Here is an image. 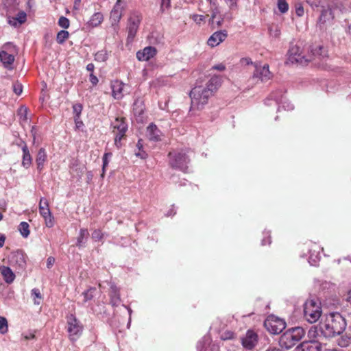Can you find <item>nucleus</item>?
<instances>
[{
  "mask_svg": "<svg viewBox=\"0 0 351 351\" xmlns=\"http://www.w3.org/2000/svg\"><path fill=\"white\" fill-rule=\"evenodd\" d=\"M112 132L115 134L114 144L117 147H119L121 139L125 136V132L128 130V125L125 123L124 118H116L111 124Z\"/></svg>",
  "mask_w": 351,
  "mask_h": 351,
  "instance_id": "nucleus-6",
  "label": "nucleus"
},
{
  "mask_svg": "<svg viewBox=\"0 0 351 351\" xmlns=\"http://www.w3.org/2000/svg\"><path fill=\"white\" fill-rule=\"evenodd\" d=\"M82 108V105L80 104H75L73 106V113L75 114V117L80 118Z\"/></svg>",
  "mask_w": 351,
  "mask_h": 351,
  "instance_id": "nucleus-42",
  "label": "nucleus"
},
{
  "mask_svg": "<svg viewBox=\"0 0 351 351\" xmlns=\"http://www.w3.org/2000/svg\"><path fill=\"white\" fill-rule=\"evenodd\" d=\"M0 60L8 69H12V64L14 61V56L9 54L5 51L0 52Z\"/></svg>",
  "mask_w": 351,
  "mask_h": 351,
  "instance_id": "nucleus-21",
  "label": "nucleus"
},
{
  "mask_svg": "<svg viewBox=\"0 0 351 351\" xmlns=\"http://www.w3.org/2000/svg\"><path fill=\"white\" fill-rule=\"evenodd\" d=\"M269 32H270V34L274 37L279 36V35L280 34V32L277 27H276L274 29H273V27H270Z\"/></svg>",
  "mask_w": 351,
  "mask_h": 351,
  "instance_id": "nucleus-48",
  "label": "nucleus"
},
{
  "mask_svg": "<svg viewBox=\"0 0 351 351\" xmlns=\"http://www.w3.org/2000/svg\"><path fill=\"white\" fill-rule=\"evenodd\" d=\"M109 295L110 298V303L112 306H118L120 304L121 298L119 290L114 284L110 285Z\"/></svg>",
  "mask_w": 351,
  "mask_h": 351,
  "instance_id": "nucleus-20",
  "label": "nucleus"
},
{
  "mask_svg": "<svg viewBox=\"0 0 351 351\" xmlns=\"http://www.w3.org/2000/svg\"><path fill=\"white\" fill-rule=\"evenodd\" d=\"M108 59V53L105 50H101L95 54V60L97 62H105Z\"/></svg>",
  "mask_w": 351,
  "mask_h": 351,
  "instance_id": "nucleus-34",
  "label": "nucleus"
},
{
  "mask_svg": "<svg viewBox=\"0 0 351 351\" xmlns=\"http://www.w3.org/2000/svg\"><path fill=\"white\" fill-rule=\"evenodd\" d=\"M112 95L115 99H121L124 95L128 93V86L119 80L111 82Z\"/></svg>",
  "mask_w": 351,
  "mask_h": 351,
  "instance_id": "nucleus-13",
  "label": "nucleus"
},
{
  "mask_svg": "<svg viewBox=\"0 0 351 351\" xmlns=\"http://www.w3.org/2000/svg\"><path fill=\"white\" fill-rule=\"evenodd\" d=\"M89 80L93 86L97 85L99 82L98 78L93 73L90 74Z\"/></svg>",
  "mask_w": 351,
  "mask_h": 351,
  "instance_id": "nucleus-50",
  "label": "nucleus"
},
{
  "mask_svg": "<svg viewBox=\"0 0 351 351\" xmlns=\"http://www.w3.org/2000/svg\"><path fill=\"white\" fill-rule=\"evenodd\" d=\"M95 292L96 288L95 287H90L88 290L84 291L82 293V295L84 297L83 302H86L92 300L95 296Z\"/></svg>",
  "mask_w": 351,
  "mask_h": 351,
  "instance_id": "nucleus-29",
  "label": "nucleus"
},
{
  "mask_svg": "<svg viewBox=\"0 0 351 351\" xmlns=\"http://www.w3.org/2000/svg\"><path fill=\"white\" fill-rule=\"evenodd\" d=\"M240 63L241 65H254L255 64H254L252 61V60L250 58H243L241 59L240 60Z\"/></svg>",
  "mask_w": 351,
  "mask_h": 351,
  "instance_id": "nucleus-46",
  "label": "nucleus"
},
{
  "mask_svg": "<svg viewBox=\"0 0 351 351\" xmlns=\"http://www.w3.org/2000/svg\"><path fill=\"white\" fill-rule=\"evenodd\" d=\"M80 4H81V2H77L75 1H74L73 8L75 10H79L80 7Z\"/></svg>",
  "mask_w": 351,
  "mask_h": 351,
  "instance_id": "nucleus-61",
  "label": "nucleus"
},
{
  "mask_svg": "<svg viewBox=\"0 0 351 351\" xmlns=\"http://www.w3.org/2000/svg\"><path fill=\"white\" fill-rule=\"evenodd\" d=\"M169 156V163L173 168L179 169L182 171H186L189 159L185 154L170 152Z\"/></svg>",
  "mask_w": 351,
  "mask_h": 351,
  "instance_id": "nucleus-9",
  "label": "nucleus"
},
{
  "mask_svg": "<svg viewBox=\"0 0 351 351\" xmlns=\"http://www.w3.org/2000/svg\"><path fill=\"white\" fill-rule=\"evenodd\" d=\"M171 6V0H161L160 3V10L162 12L165 11Z\"/></svg>",
  "mask_w": 351,
  "mask_h": 351,
  "instance_id": "nucleus-45",
  "label": "nucleus"
},
{
  "mask_svg": "<svg viewBox=\"0 0 351 351\" xmlns=\"http://www.w3.org/2000/svg\"><path fill=\"white\" fill-rule=\"evenodd\" d=\"M215 17H216V14H215V13H213L211 16V22L213 24H214L215 23ZM221 21H222V20L216 21V23H217V26L221 25Z\"/></svg>",
  "mask_w": 351,
  "mask_h": 351,
  "instance_id": "nucleus-55",
  "label": "nucleus"
},
{
  "mask_svg": "<svg viewBox=\"0 0 351 351\" xmlns=\"http://www.w3.org/2000/svg\"><path fill=\"white\" fill-rule=\"evenodd\" d=\"M204 19V16L202 15L195 14L193 16V19L197 23H199Z\"/></svg>",
  "mask_w": 351,
  "mask_h": 351,
  "instance_id": "nucleus-51",
  "label": "nucleus"
},
{
  "mask_svg": "<svg viewBox=\"0 0 351 351\" xmlns=\"http://www.w3.org/2000/svg\"><path fill=\"white\" fill-rule=\"evenodd\" d=\"M42 201L43 199H40V204H39V210L40 213L42 216H44V207L42 206Z\"/></svg>",
  "mask_w": 351,
  "mask_h": 351,
  "instance_id": "nucleus-59",
  "label": "nucleus"
},
{
  "mask_svg": "<svg viewBox=\"0 0 351 351\" xmlns=\"http://www.w3.org/2000/svg\"><path fill=\"white\" fill-rule=\"evenodd\" d=\"M351 343V337L343 335L338 339V345L341 347H347Z\"/></svg>",
  "mask_w": 351,
  "mask_h": 351,
  "instance_id": "nucleus-35",
  "label": "nucleus"
},
{
  "mask_svg": "<svg viewBox=\"0 0 351 351\" xmlns=\"http://www.w3.org/2000/svg\"><path fill=\"white\" fill-rule=\"evenodd\" d=\"M83 326L73 315L67 317V332L71 341H76L82 335Z\"/></svg>",
  "mask_w": 351,
  "mask_h": 351,
  "instance_id": "nucleus-5",
  "label": "nucleus"
},
{
  "mask_svg": "<svg viewBox=\"0 0 351 351\" xmlns=\"http://www.w3.org/2000/svg\"><path fill=\"white\" fill-rule=\"evenodd\" d=\"M293 105H290V106H288V110H291V109H293Z\"/></svg>",
  "mask_w": 351,
  "mask_h": 351,
  "instance_id": "nucleus-63",
  "label": "nucleus"
},
{
  "mask_svg": "<svg viewBox=\"0 0 351 351\" xmlns=\"http://www.w3.org/2000/svg\"><path fill=\"white\" fill-rule=\"evenodd\" d=\"M288 60L291 63H298L300 64H306L311 61L310 56H306L302 54L300 47L297 45H291L289 47Z\"/></svg>",
  "mask_w": 351,
  "mask_h": 351,
  "instance_id": "nucleus-8",
  "label": "nucleus"
},
{
  "mask_svg": "<svg viewBox=\"0 0 351 351\" xmlns=\"http://www.w3.org/2000/svg\"><path fill=\"white\" fill-rule=\"evenodd\" d=\"M265 328L271 334H280L285 328V322L274 315L269 316L264 322Z\"/></svg>",
  "mask_w": 351,
  "mask_h": 351,
  "instance_id": "nucleus-7",
  "label": "nucleus"
},
{
  "mask_svg": "<svg viewBox=\"0 0 351 351\" xmlns=\"http://www.w3.org/2000/svg\"><path fill=\"white\" fill-rule=\"evenodd\" d=\"M19 230L23 237L27 238L29 234V224L25 221L21 222Z\"/></svg>",
  "mask_w": 351,
  "mask_h": 351,
  "instance_id": "nucleus-31",
  "label": "nucleus"
},
{
  "mask_svg": "<svg viewBox=\"0 0 351 351\" xmlns=\"http://www.w3.org/2000/svg\"><path fill=\"white\" fill-rule=\"evenodd\" d=\"M95 66L93 63H89L86 66V69L88 71L93 72L94 71Z\"/></svg>",
  "mask_w": 351,
  "mask_h": 351,
  "instance_id": "nucleus-58",
  "label": "nucleus"
},
{
  "mask_svg": "<svg viewBox=\"0 0 351 351\" xmlns=\"http://www.w3.org/2000/svg\"><path fill=\"white\" fill-rule=\"evenodd\" d=\"M258 342V335L252 330H247L245 336L242 338V345L247 350H252Z\"/></svg>",
  "mask_w": 351,
  "mask_h": 351,
  "instance_id": "nucleus-15",
  "label": "nucleus"
},
{
  "mask_svg": "<svg viewBox=\"0 0 351 351\" xmlns=\"http://www.w3.org/2000/svg\"><path fill=\"white\" fill-rule=\"evenodd\" d=\"M69 33L66 30H60L57 34L56 41L58 44H63L65 40L69 38Z\"/></svg>",
  "mask_w": 351,
  "mask_h": 351,
  "instance_id": "nucleus-32",
  "label": "nucleus"
},
{
  "mask_svg": "<svg viewBox=\"0 0 351 351\" xmlns=\"http://www.w3.org/2000/svg\"><path fill=\"white\" fill-rule=\"evenodd\" d=\"M112 156V153L108 152L105 153L103 156V166H102V171L103 173L101 174V176L103 177L105 173V169L108 165L109 162V158H110Z\"/></svg>",
  "mask_w": 351,
  "mask_h": 351,
  "instance_id": "nucleus-39",
  "label": "nucleus"
},
{
  "mask_svg": "<svg viewBox=\"0 0 351 351\" xmlns=\"http://www.w3.org/2000/svg\"><path fill=\"white\" fill-rule=\"evenodd\" d=\"M278 8L281 13H286L289 10V5L286 0H278Z\"/></svg>",
  "mask_w": 351,
  "mask_h": 351,
  "instance_id": "nucleus-37",
  "label": "nucleus"
},
{
  "mask_svg": "<svg viewBox=\"0 0 351 351\" xmlns=\"http://www.w3.org/2000/svg\"><path fill=\"white\" fill-rule=\"evenodd\" d=\"M312 55L309 56L311 58L314 56L317 58H323L327 56V51L323 46H316L311 49Z\"/></svg>",
  "mask_w": 351,
  "mask_h": 351,
  "instance_id": "nucleus-26",
  "label": "nucleus"
},
{
  "mask_svg": "<svg viewBox=\"0 0 351 351\" xmlns=\"http://www.w3.org/2000/svg\"><path fill=\"white\" fill-rule=\"evenodd\" d=\"M303 351H321V344L317 341L302 343Z\"/></svg>",
  "mask_w": 351,
  "mask_h": 351,
  "instance_id": "nucleus-24",
  "label": "nucleus"
},
{
  "mask_svg": "<svg viewBox=\"0 0 351 351\" xmlns=\"http://www.w3.org/2000/svg\"><path fill=\"white\" fill-rule=\"evenodd\" d=\"M5 237L3 234H0V247H2L4 245Z\"/></svg>",
  "mask_w": 351,
  "mask_h": 351,
  "instance_id": "nucleus-57",
  "label": "nucleus"
},
{
  "mask_svg": "<svg viewBox=\"0 0 351 351\" xmlns=\"http://www.w3.org/2000/svg\"><path fill=\"white\" fill-rule=\"evenodd\" d=\"M156 53V49L153 47H146L142 51L136 53V58L139 61H147Z\"/></svg>",
  "mask_w": 351,
  "mask_h": 351,
  "instance_id": "nucleus-18",
  "label": "nucleus"
},
{
  "mask_svg": "<svg viewBox=\"0 0 351 351\" xmlns=\"http://www.w3.org/2000/svg\"><path fill=\"white\" fill-rule=\"evenodd\" d=\"M27 19V14L25 12L21 11L19 12L16 17H13L12 19L9 20V23L12 25L16 26V23L19 24H22L25 22Z\"/></svg>",
  "mask_w": 351,
  "mask_h": 351,
  "instance_id": "nucleus-27",
  "label": "nucleus"
},
{
  "mask_svg": "<svg viewBox=\"0 0 351 351\" xmlns=\"http://www.w3.org/2000/svg\"><path fill=\"white\" fill-rule=\"evenodd\" d=\"M346 326V319L339 313L333 312L326 315L319 323V331L326 338L332 337L343 333Z\"/></svg>",
  "mask_w": 351,
  "mask_h": 351,
  "instance_id": "nucleus-2",
  "label": "nucleus"
},
{
  "mask_svg": "<svg viewBox=\"0 0 351 351\" xmlns=\"http://www.w3.org/2000/svg\"><path fill=\"white\" fill-rule=\"evenodd\" d=\"M321 314V307L315 301L311 300L305 303L304 315L309 323L316 322L319 319Z\"/></svg>",
  "mask_w": 351,
  "mask_h": 351,
  "instance_id": "nucleus-4",
  "label": "nucleus"
},
{
  "mask_svg": "<svg viewBox=\"0 0 351 351\" xmlns=\"http://www.w3.org/2000/svg\"><path fill=\"white\" fill-rule=\"evenodd\" d=\"M27 109L26 107L21 106L18 111V114L20 116V118L24 121L27 119Z\"/></svg>",
  "mask_w": 351,
  "mask_h": 351,
  "instance_id": "nucleus-43",
  "label": "nucleus"
},
{
  "mask_svg": "<svg viewBox=\"0 0 351 351\" xmlns=\"http://www.w3.org/2000/svg\"><path fill=\"white\" fill-rule=\"evenodd\" d=\"M3 216L2 213L0 212V221H1L3 219Z\"/></svg>",
  "mask_w": 351,
  "mask_h": 351,
  "instance_id": "nucleus-64",
  "label": "nucleus"
},
{
  "mask_svg": "<svg viewBox=\"0 0 351 351\" xmlns=\"http://www.w3.org/2000/svg\"><path fill=\"white\" fill-rule=\"evenodd\" d=\"M306 2L312 8L318 7L320 4V0H306Z\"/></svg>",
  "mask_w": 351,
  "mask_h": 351,
  "instance_id": "nucleus-49",
  "label": "nucleus"
},
{
  "mask_svg": "<svg viewBox=\"0 0 351 351\" xmlns=\"http://www.w3.org/2000/svg\"><path fill=\"white\" fill-rule=\"evenodd\" d=\"M89 232L87 229L82 228L80 230L79 236L77 239L76 245L79 247L84 246L88 238Z\"/></svg>",
  "mask_w": 351,
  "mask_h": 351,
  "instance_id": "nucleus-23",
  "label": "nucleus"
},
{
  "mask_svg": "<svg viewBox=\"0 0 351 351\" xmlns=\"http://www.w3.org/2000/svg\"><path fill=\"white\" fill-rule=\"evenodd\" d=\"M41 152H42V149H40V152H39V157L37 159V163H38V168L40 169V170H42L44 167V159H41Z\"/></svg>",
  "mask_w": 351,
  "mask_h": 351,
  "instance_id": "nucleus-47",
  "label": "nucleus"
},
{
  "mask_svg": "<svg viewBox=\"0 0 351 351\" xmlns=\"http://www.w3.org/2000/svg\"><path fill=\"white\" fill-rule=\"evenodd\" d=\"M121 0H117L110 15L111 25L116 30L118 23L123 15V8L121 5Z\"/></svg>",
  "mask_w": 351,
  "mask_h": 351,
  "instance_id": "nucleus-14",
  "label": "nucleus"
},
{
  "mask_svg": "<svg viewBox=\"0 0 351 351\" xmlns=\"http://www.w3.org/2000/svg\"><path fill=\"white\" fill-rule=\"evenodd\" d=\"M0 271L5 282L10 284L14 280L15 274L10 267L1 266L0 267Z\"/></svg>",
  "mask_w": 351,
  "mask_h": 351,
  "instance_id": "nucleus-22",
  "label": "nucleus"
},
{
  "mask_svg": "<svg viewBox=\"0 0 351 351\" xmlns=\"http://www.w3.org/2000/svg\"><path fill=\"white\" fill-rule=\"evenodd\" d=\"M32 297L33 298L34 302L35 304H40L41 300H42V295L41 293L38 289H33L32 290Z\"/></svg>",
  "mask_w": 351,
  "mask_h": 351,
  "instance_id": "nucleus-36",
  "label": "nucleus"
},
{
  "mask_svg": "<svg viewBox=\"0 0 351 351\" xmlns=\"http://www.w3.org/2000/svg\"><path fill=\"white\" fill-rule=\"evenodd\" d=\"M221 78L213 76L205 86H196L190 92L191 110H202L208 104L209 98L221 86Z\"/></svg>",
  "mask_w": 351,
  "mask_h": 351,
  "instance_id": "nucleus-1",
  "label": "nucleus"
},
{
  "mask_svg": "<svg viewBox=\"0 0 351 351\" xmlns=\"http://www.w3.org/2000/svg\"><path fill=\"white\" fill-rule=\"evenodd\" d=\"M103 20V14L101 12H96L91 16L87 25L91 27H95L100 25Z\"/></svg>",
  "mask_w": 351,
  "mask_h": 351,
  "instance_id": "nucleus-25",
  "label": "nucleus"
},
{
  "mask_svg": "<svg viewBox=\"0 0 351 351\" xmlns=\"http://www.w3.org/2000/svg\"><path fill=\"white\" fill-rule=\"evenodd\" d=\"M304 335L305 331L302 327L290 328L280 336L279 345L282 348L289 350L298 343Z\"/></svg>",
  "mask_w": 351,
  "mask_h": 351,
  "instance_id": "nucleus-3",
  "label": "nucleus"
},
{
  "mask_svg": "<svg viewBox=\"0 0 351 351\" xmlns=\"http://www.w3.org/2000/svg\"><path fill=\"white\" fill-rule=\"evenodd\" d=\"M22 150L23 153V165L25 167H28L31 164L32 158L26 145L23 147Z\"/></svg>",
  "mask_w": 351,
  "mask_h": 351,
  "instance_id": "nucleus-28",
  "label": "nucleus"
},
{
  "mask_svg": "<svg viewBox=\"0 0 351 351\" xmlns=\"http://www.w3.org/2000/svg\"><path fill=\"white\" fill-rule=\"evenodd\" d=\"M54 263H55V258L52 256H49L47 258V267H49V268L51 267L53 265Z\"/></svg>",
  "mask_w": 351,
  "mask_h": 351,
  "instance_id": "nucleus-54",
  "label": "nucleus"
},
{
  "mask_svg": "<svg viewBox=\"0 0 351 351\" xmlns=\"http://www.w3.org/2000/svg\"><path fill=\"white\" fill-rule=\"evenodd\" d=\"M142 141H142L141 139H140V140H138V143H137V144H136V146H137V147H138V149L139 150H141V149H143V145Z\"/></svg>",
  "mask_w": 351,
  "mask_h": 351,
  "instance_id": "nucleus-60",
  "label": "nucleus"
},
{
  "mask_svg": "<svg viewBox=\"0 0 351 351\" xmlns=\"http://www.w3.org/2000/svg\"><path fill=\"white\" fill-rule=\"evenodd\" d=\"M12 88L14 93L17 95H20L23 92V86L18 81L13 83Z\"/></svg>",
  "mask_w": 351,
  "mask_h": 351,
  "instance_id": "nucleus-40",
  "label": "nucleus"
},
{
  "mask_svg": "<svg viewBox=\"0 0 351 351\" xmlns=\"http://www.w3.org/2000/svg\"><path fill=\"white\" fill-rule=\"evenodd\" d=\"M79 119H77V117H75V123H76V126L77 128H79L80 126V125L82 124V121H79L78 120Z\"/></svg>",
  "mask_w": 351,
  "mask_h": 351,
  "instance_id": "nucleus-62",
  "label": "nucleus"
},
{
  "mask_svg": "<svg viewBox=\"0 0 351 351\" xmlns=\"http://www.w3.org/2000/svg\"><path fill=\"white\" fill-rule=\"evenodd\" d=\"M254 71L252 76L253 80H260L262 82H267L273 77L272 73L269 69V65L265 64L264 65H254Z\"/></svg>",
  "mask_w": 351,
  "mask_h": 351,
  "instance_id": "nucleus-10",
  "label": "nucleus"
},
{
  "mask_svg": "<svg viewBox=\"0 0 351 351\" xmlns=\"http://www.w3.org/2000/svg\"><path fill=\"white\" fill-rule=\"evenodd\" d=\"M8 332V321L6 318L0 317V333L5 334Z\"/></svg>",
  "mask_w": 351,
  "mask_h": 351,
  "instance_id": "nucleus-38",
  "label": "nucleus"
},
{
  "mask_svg": "<svg viewBox=\"0 0 351 351\" xmlns=\"http://www.w3.org/2000/svg\"><path fill=\"white\" fill-rule=\"evenodd\" d=\"M334 19V14L332 8L327 7L324 8L320 14L317 21V26L321 29H326L328 26L330 25Z\"/></svg>",
  "mask_w": 351,
  "mask_h": 351,
  "instance_id": "nucleus-12",
  "label": "nucleus"
},
{
  "mask_svg": "<svg viewBox=\"0 0 351 351\" xmlns=\"http://www.w3.org/2000/svg\"><path fill=\"white\" fill-rule=\"evenodd\" d=\"M295 13L298 16H303L304 13L303 5L301 3L298 2L295 4Z\"/></svg>",
  "mask_w": 351,
  "mask_h": 351,
  "instance_id": "nucleus-44",
  "label": "nucleus"
},
{
  "mask_svg": "<svg viewBox=\"0 0 351 351\" xmlns=\"http://www.w3.org/2000/svg\"><path fill=\"white\" fill-rule=\"evenodd\" d=\"M212 69H215V70H218V71H222L226 69V66L223 64L221 63V64L213 66Z\"/></svg>",
  "mask_w": 351,
  "mask_h": 351,
  "instance_id": "nucleus-53",
  "label": "nucleus"
},
{
  "mask_svg": "<svg viewBox=\"0 0 351 351\" xmlns=\"http://www.w3.org/2000/svg\"><path fill=\"white\" fill-rule=\"evenodd\" d=\"M230 8L235 6L237 5V0H225Z\"/></svg>",
  "mask_w": 351,
  "mask_h": 351,
  "instance_id": "nucleus-56",
  "label": "nucleus"
},
{
  "mask_svg": "<svg viewBox=\"0 0 351 351\" xmlns=\"http://www.w3.org/2000/svg\"><path fill=\"white\" fill-rule=\"evenodd\" d=\"M106 233L100 229H95L93 231L91 238L95 242L101 241L105 237Z\"/></svg>",
  "mask_w": 351,
  "mask_h": 351,
  "instance_id": "nucleus-30",
  "label": "nucleus"
},
{
  "mask_svg": "<svg viewBox=\"0 0 351 351\" xmlns=\"http://www.w3.org/2000/svg\"><path fill=\"white\" fill-rule=\"evenodd\" d=\"M10 261L12 264H14L21 268H23L25 265V258L23 252L18 250L12 253Z\"/></svg>",
  "mask_w": 351,
  "mask_h": 351,
  "instance_id": "nucleus-19",
  "label": "nucleus"
},
{
  "mask_svg": "<svg viewBox=\"0 0 351 351\" xmlns=\"http://www.w3.org/2000/svg\"><path fill=\"white\" fill-rule=\"evenodd\" d=\"M146 136L149 141L156 142L160 141L162 132L154 123H152L147 128Z\"/></svg>",
  "mask_w": 351,
  "mask_h": 351,
  "instance_id": "nucleus-17",
  "label": "nucleus"
},
{
  "mask_svg": "<svg viewBox=\"0 0 351 351\" xmlns=\"http://www.w3.org/2000/svg\"><path fill=\"white\" fill-rule=\"evenodd\" d=\"M69 20L64 17V16H60L59 20H58V25L64 28V29H66L69 27Z\"/></svg>",
  "mask_w": 351,
  "mask_h": 351,
  "instance_id": "nucleus-41",
  "label": "nucleus"
},
{
  "mask_svg": "<svg viewBox=\"0 0 351 351\" xmlns=\"http://www.w3.org/2000/svg\"><path fill=\"white\" fill-rule=\"evenodd\" d=\"M45 210H47V212H45V226L52 227L54 225V219L51 216L47 206L45 207Z\"/></svg>",
  "mask_w": 351,
  "mask_h": 351,
  "instance_id": "nucleus-33",
  "label": "nucleus"
},
{
  "mask_svg": "<svg viewBox=\"0 0 351 351\" xmlns=\"http://www.w3.org/2000/svg\"><path fill=\"white\" fill-rule=\"evenodd\" d=\"M136 156L137 157H139L141 158H145L147 156V154L144 152L143 149L139 150L138 152H136Z\"/></svg>",
  "mask_w": 351,
  "mask_h": 351,
  "instance_id": "nucleus-52",
  "label": "nucleus"
},
{
  "mask_svg": "<svg viewBox=\"0 0 351 351\" xmlns=\"http://www.w3.org/2000/svg\"><path fill=\"white\" fill-rule=\"evenodd\" d=\"M142 16L141 14L138 12H134L130 16L128 19V40H132L135 37L136 34L138 31L139 24L141 23Z\"/></svg>",
  "mask_w": 351,
  "mask_h": 351,
  "instance_id": "nucleus-11",
  "label": "nucleus"
},
{
  "mask_svg": "<svg viewBox=\"0 0 351 351\" xmlns=\"http://www.w3.org/2000/svg\"><path fill=\"white\" fill-rule=\"evenodd\" d=\"M228 36L226 30L217 31L213 33L208 40V45L212 47L219 45Z\"/></svg>",
  "mask_w": 351,
  "mask_h": 351,
  "instance_id": "nucleus-16",
  "label": "nucleus"
}]
</instances>
